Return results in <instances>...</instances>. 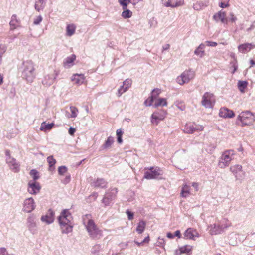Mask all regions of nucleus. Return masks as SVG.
Returning a JSON list of instances; mask_svg holds the SVG:
<instances>
[{
  "label": "nucleus",
  "mask_w": 255,
  "mask_h": 255,
  "mask_svg": "<svg viewBox=\"0 0 255 255\" xmlns=\"http://www.w3.org/2000/svg\"><path fill=\"white\" fill-rule=\"evenodd\" d=\"M34 2L35 9L36 11L40 12L41 11H43L45 8L46 3V0H34Z\"/></svg>",
  "instance_id": "b1692460"
},
{
  "label": "nucleus",
  "mask_w": 255,
  "mask_h": 255,
  "mask_svg": "<svg viewBox=\"0 0 255 255\" xmlns=\"http://www.w3.org/2000/svg\"><path fill=\"white\" fill-rule=\"evenodd\" d=\"M166 114V112L164 111L154 112L151 116L152 123L157 125L160 121L165 118Z\"/></svg>",
  "instance_id": "9b49d317"
},
{
  "label": "nucleus",
  "mask_w": 255,
  "mask_h": 255,
  "mask_svg": "<svg viewBox=\"0 0 255 255\" xmlns=\"http://www.w3.org/2000/svg\"><path fill=\"white\" fill-rule=\"evenodd\" d=\"M237 119L241 122L242 125H248L254 122L255 117L250 111H245L240 113Z\"/></svg>",
  "instance_id": "20e7f679"
},
{
  "label": "nucleus",
  "mask_w": 255,
  "mask_h": 255,
  "mask_svg": "<svg viewBox=\"0 0 255 255\" xmlns=\"http://www.w3.org/2000/svg\"><path fill=\"white\" fill-rule=\"evenodd\" d=\"M10 169L14 172H18L20 170V164L13 157H8L6 159Z\"/></svg>",
  "instance_id": "ddd939ff"
},
{
  "label": "nucleus",
  "mask_w": 255,
  "mask_h": 255,
  "mask_svg": "<svg viewBox=\"0 0 255 255\" xmlns=\"http://www.w3.org/2000/svg\"><path fill=\"white\" fill-rule=\"evenodd\" d=\"M7 47L4 44L0 45V56H2L3 54L6 51Z\"/></svg>",
  "instance_id": "de8ad7c7"
},
{
  "label": "nucleus",
  "mask_w": 255,
  "mask_h": 255,
  "mask_svg": "<svg viewBox=\"0 0 255 255\" xmlns=\"http://www.w3.org/2000/svg\"><path fill=\"white\" fill-rule=\"evenodd\" d=\"M220 6L221 7V8H226V7H227L228 6H229V4L228 3H227V4H225L223 2H221L219 4Z\"/></svg>",
  "instance_id": "69168bd1"
},
{
  "label": "nucleus",
  "mask_w": 255,
  "mask_h": 255,
  "mask_svg": "<svg viewBox=\"0 0 255 255\" xmlns=\"http://www.w3.org/2000/svg\"><path fill=\"white\" fill-rule=\"evenodd\" d=\"M206 6V5H205L203 2L199 1L194 4L193 7L196 10H199Z\"/></svg>",
  "instance_id": "58836bf2"
},
{
  "label": "nucleus",
  "mask_w": 255,
  "mask_h": 255,
  "mask_svg": "<svg viewBox=\"0 0 255 255\" xmlns=\"http://www.w3.org/2000/svg\"><path fill=\"white\" fill-rule=\"evenodd\" d=\"M234 154L235 152L233 150L225 151L219 159L218 166L221 168H224L226 166H229L230 161L233 158Z\"/></svg>",
  "instance_id": "7ed1b4c3"
},
{
  "label": "nucleus",
  "mask_w": 255,
  "mask_h": 255,
  "mask_svg": "<svg viewBox=\"0 0 255 255\" xmlns=\"http://www.w3.org/2000/svg\"><path fill=\"white\" fill-rule=\"evenodd\" d=\"M118 2L123 9H126L129 3H131V0H118Z\"/></svg>",
  "instance_id": "e433bc0d"
},
{
  "label": "nucleus",
  "mask_w": 255,
  "mask_h": 255,
  "mask_svg": "<svg viewBox=\"0 0 255 255\" xmlns=\"http://www.w3.org/2000/svg\"><path fill=\"white\" fill-rule=\"evenodd\" d=\"M166 7H171L174 8V4H172L171 1H168L165 4Z\"/></svg>",
  "instance_id": "052dcab7"
},
{
  "label": "nucleus",
  "mask_w": 255,
  "mask_h": 255,
  "mask_svg": "<svg viewBox=\"0 0 255 255\" xmlns=\"http://www.w3.org/2000/svg\"><path fill=\"white\" fill-rule=\"evenodd\" d=\"M248 82L246 81H239L238 82V87L241 92H244L245 89L247 87Z\"/></svg>",
  "instance_id": "72a5a7b5"
},
{
  "label": "nucleus",
  "mask_w": 255,
  "mask_h": 255,
  "mask_svg": "<svg viewBox=\"0 0 255 255\" xmlns=\"http://www.w3.org/2000/svg\"><path fill=\"white\" fill-rule=\"evenodd\" d=\"M230 16H231V19H230L231 21L232 22H235V21H236V17H235V16H234V14H233V13H230Z\"/></svg>",
  "instance_id": "774afa93"
},
{
  "label": "nucleus",
  "mask_w": 255,
  "mask_h": 255,
  "mask_svg": "<svg viewBox=\"0 0 255 255\" xmlns=\"http://www.w3.org/2000/svg\"><path fill=\"white\" fill-rule=\"evenodd\" d=\"M72 80L75 82L76 83L81 85L82 84L85 79V76L84 74H74L72 77Z\"/></svg>",
  "instance_id": "a878e982"
},
{
  "label": "nucleus",
  "mask_w": 255,
  "mask_h": 255,
  "mask_svg": "<svg viewBox=\"0 0 255 255\" xmlns=\"http://www.w3.org/2000/svg\"><path fill=\"white\" fill-rule=\"evenodd\" d=\"M203 129V128L202 127L197 128V127H194L193 125L186 124L184 129V132L186 133L192 134L196 130L201 131Z\"/></svg>",
  "instance_id": "6ab92c4d"
},
{
  "label": "nucleus",
  "mask_w": 255,
  "mask_h": 255,
  "mask_svg": "<svg viewBox=\"0 0 255 255\" xmlns=\"http://www.w3.org/2000/svg\"><path fill=\"white\" fill-rule=\"evenodd\" d=\"M54 212L51 209H49L46 214L41 217V220L48 224L52 223L54 221Z\"/></svg>",
  "instance_id": "2eb2a0df"
},
{
  "label": "nucleus",
  "mask_w": 255,
  "mask_h": 255,
  "mask_svg": "<svg viewBox=\"0 0 255 255\" xmlns=\"http://www.w3.org/2000/svg\"><path fill=\"white\" fill-rule=\"evenodd\" d=\"M146 226V222L143 220H141L138 224L136 228V231L139 234H141L144 230Z\"/></svg>",
  "instance_id": "2f4dec72"
},
{
  "label": "nucleus",
  "mask_w": 255,
  "mask_h": 255,
  "mask_svg": "<svg viewBox=\"0 0 255 255\" xmlns=\"http://www.w3.org/2000/svg\"><path fill=\"white\" fill-rule=\"evenodd\" d=\"M35 203L32 198L26 199L23 203V210L27 213H30L35 208Z\"/></svg>",
  "instance_id": "1a4fd4ad"
},
{
  "label": "nucleus",
  "mask_w": 255,
  "mask_h": 255,
  "mask_svg": "<svg viewBox=\"0 0 255 255\" xmlns=\"http://www.w3.org/2000/svg\"><path fill=\"white\" fill-rule=\"evenodd\" d=\"M76 131V130L74 128H72V127H70L69 128V130H68V132H69V134L71 135H72L74 134V133Z\"/></svg>",
  "instance_id": "bf43d9fd"
},
{
  "label": "nucleus",
  "mask_w": 255,
  "mask_h": 255,
  "mask_svg": "<svg viewBox=\"0 0 255 255\" xmlns=\"http://www.w3.org/2000/svg\"><path fill=\"white\" fill-rule=\"evenodd\" d=\"M184 4V1L183 0H179L174 4V7H177L180 6H182Z\"/></svg>",
  "instance_id": "13d9d810"
},
{
  "label": "nucleus",
  "mask_w": 255,
  "mask_h": 255,
  "mask_svg": "<svg viewBox=\"0 0 255 255\" xmlns=\"http://www.w3.org/2000/svg\"><path fill=\"white\" fill-rule=\"evenodd\" d=\"M121 15L124 18H128L132 16V12L126 8L122 12Z\"/></svg>",
  "instance_id": "4c0bfd02"
},
{
  "label": "nucleus",
  "mask_w": 255,
  "mask_h": 255,
  "mask_svg": "<svg viewBox=\"0 0 255 255\" xmlns=\"http://www.w3.org/2000/svg\"><path fill=\"white\" fill-rule=\"evenodd\" d=\"M154 100L151 97V96L144 101V104L146 106H151L152 105V103Z\"/></svg>",
  "instance_id": "09e8293b"
},
{
  "label": "nucleus",
  "mask_w": 255,
  "mask_h": 255,
  "mask_svg": "<svg viewBox=\"0 0 255 255\" xmlns=\"http://www.w3.org/2000/svg\"><path fill=\"white\" fill-rule=\"evenodd\" d=\"M219 115L223 118H232L235 116V114L232 110L227 108H222L220 109Z\"/></svg>",
  "instance_id": "aec40b11"
},
{
  "label": "nucleus",
  "mask_w": 255,
  "mask_h": 255,
  "mask_svg": "<svg viewBox=\"0 0 255 255\" xmlns=\"http://www.w3.org/2000/svg\"><path fill=\"white\" fill-rule=\"evenodd\" d=\"M87 231L90 237L94 239L100 238L102 236V232L99 230L92 219H88L87 224L85 225Z\"/></svg>",
  "instance_id": "f03ea898"
},
{
  "label": "nucleus",
  "mask_w": 255,
  "mask_h": 255,
  "mask_svg": "<svg viewBox=\"0 0 255 255\" xmlns=\"http://www.w3.org/2000/svg\"><path fill=\"white\" fill-rule=\"evenodd\" d=\"M117 193V188H113L107 191L102 200L105 206H111L112 201L115 198Z\"/></svg>",
  "instance_id": "0eeeda50"
},
{
  "label": "nucleus",
  "mask_w": 255,
  "mask_h": 255,
  "mask_svg": "<svg viewBox=\"0 0 255 255\" xmlns=\"http://www.w3.org/2000/svg\"><path fill=\"white\" fill-rule=\"evenodd\" d=\"M206 45L211 47H215L217 45V43L216 42H212L207 41H206Z\"/></svg>",
  "instance_id": "5fc2aeb1"
},
{
  "label": "nucleus",
  "mask_w": 255,
  "mask_h": 255,
  "mask_svg": "<svg viewBox=\"0 0 255 255\" xmlns=\"http://www.w3.org/2000/svg\"><path fill=\"white\" fill-rule=\"evenodd\" d=\"M174 237L176 236V237H178L179 238H180L181 237L180 231L179 230H176L175 232V234H174Z\"/></svg>",
  "instance_id": "680f3d73"
},
{
  "label": "nucleus",
  "mask_w": 255,
  "mask_h": 255,
  "mask_svg": "<svg viewBox=\"0 0 255 255\" xmlns=\"http://www.w3.org/2000/svg\"><path fill=\"white\" fill-rule=\"evenodd\" d=\"M199 235L198 232L193 228H188L184 233V238L195 240V237H198Z\"/></svg>",
  "instance_id": "dca6fc26"
},
{
  "label": "nucleus",
  "mask_w": 255,
  "mask_h": 255,
  "mask_svg": "<svg viewBox=\"0 0 255 255\" xmlns=\"http://www.w3.org/2000/svg\"><path fill=\"white\" fill-rule=\"evenodd\" d=\"M254 47L255 45H253L252 43H244L241 44L238 46V50L239 52L242 53H245Z\"/></svg>",
  "instance_id": "5701e85b"
},
{
  "label": "nucleus",
  "mask_w": 255,
  "mask_h": 255,
  "mask_svg": "<svg viewBox=\"0 0 255 255\" xmlns=\"http://www.w3.org/2000/svg\"><path fill=\"white\" fill-rule=\"evenodd\" d=\"M41 189L38 182L34 181H29L28 183V191L31 194L38 193Z\"/></svg>",
  "instance_id": "4468645a"
},
{
  "label": "nucleus",
  "mask_w": 255,
  "mask_h": 255,
  "mask_svg": "<svg viewBox=\"0 0 255 255\" xmlns=\"http://www.w3.org/2000/svg\"><path fill=\"white\" fill-rule=\"evenodd\" d=\"M62 233L63 234H68L72 231L73 225L71 224H66L60 226Z\"/></svg>",
  "instance_id": "c756f323"
},
{
  "label": "nucleus",
  "mask_w": 255,
  "mask_h": 255,
  "mask_svg": "<svg viewBox=\"0 0 255 255\" xmlns=\"http://www.w3.org/2000/svg\"><path fill=\"white\" fill-rule=\"evenodd\" d=\"M190 186L185 184L182 188L181 195L182 197H187L190 194Z\"/></svg>",
  "instance_id": "7c9ffc66"
},
{
  "label": "nucleus",
  "mask_w": 255,
  "mask_h": 255,
  "mask_svg": "<svg viewBox=\"0 0 255 255\" xmlns=\"http://www.w3.org/2000/svg\"><path fill=\"white\" fill-rule=\"evenodd\" d=\"M208 228L211 235L219 234L223 232V229L221 227L220 225L214 224L209 226Z\"/></svg>",
  "instance_id": "a211bd4d"
},
{
  "label": "nucleus",
  "mask_w": 255,
  "mask_h": 255,
  "mask_svg": "<svg viewBox=\"0 0 255 255\" xmlns=\"http://www.w3.org/2000/svg\"><path fill=\"white\" fill-rule=\"evenodd\" d=\"M230 226V223H226V224H225L224 225H221V227H222V228L223 229V232H224L225 229H227Z\"/></svg>",
  "instance_id": "0e129e2a"
},
{
  "label": "nucleus",
  "mask_w": 255,
  "mask_h": 255,
  "mask_svg": "<svg viewBox=\"0 0 255 255\" xmlns=\"http://www.w3.org/2000/svg\"><path fill=\"white\" fill-rule=\"evenodd\" d=\"M76 26L74 24H68L66 26V35L71 36L75 32Z\"/></svg>",
  "instance_id": "c85d7f7f"
},
{
  "label": "nucleus",
  "mask_w": 255,
  "mask_h": 255,
  "mask_svg": "<svg viewBox=\"0 0 255 255\" xmlns=\"http://www.w3.org/2000/svg\"><path fill=\"white\" fill-rule=\"evenodd\" d=\"M30 175L33 177V180L32 181H35L39 178L38 172L35 169H32L30 171Z\"/></svg>",
  "instance_id": "c03bdc74"
},
{
  "label": "nucleus",
  "mask_w": 255,
  "mask_h": 255,
  "mask_svg": "<svg viewBox=\"0 0 255 255\" xmlns=\"http://www.w3.org/2000/svg\"><path fill=\"white\" fill-rule=\"evenodd\" d=\"M126 213L128 216V220H132L133 219L134 213L133 212L129 210H127Z\"/></svg>",
  "instance_id": "3c124183"
},
{
  "label": "nucleus",
  "mask_w": 255,
  "mask_h": 255,
  "mask_svg": "<svg viewBox=\"0 0 255 255\" xmlns=\"http://www.w3.org/2000/svg\"><path fill=\"white\" fill-rule=\"evenodd\" d=\"M180 251L181 253H188L191 251V248L188 246H185L181 248Z\"/></svg>",
  "instance_id": "603ef678"
},
{
  "label": "nucleus",
  "mask_w": 255,
  "mask_h": 255,
  "mask_svg": "<svg viewBox=\"0 0 255 255\" xmlns=\"http://www.w3.org/2000/svg\"><path fill=\"white\" fill-rule=\"evenodd\" d=\"M0 255H9L8 252L5 248H0Z\"/></svg>",
  "instance_id": "6e6d98bb"
},
{
  "label": "nucleus",
  "mask_w": 255,
  "mask_h": 255,
  "mask_svg": "<svg viewBox=\"0 0 255 255\" xmlns=\"http://www.w3.org/2000/svg\"><path fill=\"white\" fill-rule=\"evenodd\" d=\"M132 84V81L131 80L129 79H127L125 81L123 82V85L125 88H127V90L131 86Z\"/></svg>",
  "instance_id": "a18cd8bd"
},
{
  "label": "nucleus",
  "mask_w": 255,
  "mask_h": 255,
  "mask_svg": "<svg viewBox=\"0 0 255 255\" xmlns=\"http://www.w3.org/2000/svg\"><path fill=\"white\" fill-rule=\"evenodd\" d=\"M47 161L49 164V170L53 171L55 169L54 165L56 161L54 159L53 156H49L47 158Z\"/></svg>",
  "instance_id": "cd10ccee"
},
{
  "label": "nucleus",
  "mask_w": 255,
  "mask_h": 255,
  "mask_svg": "<svg viewBox=\"0 0 255 255\" xmlns=\"http://www.w3.org/2000/svg\"><path fill=\"white\" fill-rule=\"evenodd\" d=\"M70 111L71 112V114L70 115V117L72 118H75L77 116V113L78 112V109L74 106H71L70 107Z\"/></svg>",
  "instance_id": "ea45409f"
},
{
  "label": "nucleus",
  "mask_w": 255,
  "mask_h": 255,
  "mask_svg": "<svg viewBox=\"0 0 255 255\" xmlns=\"http://www.w3.org/2000/svg\"><path fill=\"white\" fill-rule=\"evenodd\" d=\"M161 91L159 89H154L151 93V97L155 100L160 93Z\"/></svg>",
  "instance_id": "79ce46f5"
},
{
  "label": "nucleus",
  "mask_w": 255,
  "mask_h": 255,
  "mask_svg": "<svg viewBox=\"0 0 255 255\" xmlns=\"http://www.w3.org/2000/svg\"><path fill=\"white\" fill-rule=\"evenodd\" d=\"M114 138L110 136L108 137L105 143L102 145L101 149L102 150L107 149L111 147V145L114 143Z\"/></svg>",
  "instance_id": "bb28decb"
},
{
  "label": "nucleus",
  "mask_w": 255,
  "mask_h": 255,
  "mask_svg": "<svg viewBox=\"0 0 255 255\" xmlns=\"http://www.w3.org/2000/svg\"><path fill=\"white\" fill-rule=\"evenodd\" d=\"M123 133V132L121 129H119L117 130L116 134H117V142L120 144L122 143L123 142V140H122Z\"/></svg>",
  "instance_id": "a19ab883"
},
{
  "label": "nucleus",
  "mask_w": 255,
  "mask_h": 255,
  "mask_svg": "<svg viewBox=\"0 0 255 255\" xmlns=\"http://www.w3.org/2000/svg\"><path fill=\"white\" fill-rule=\"evenodd\" d=\"M204 53V51L201 50L198 48L197 49H196L194 51L195 54H196L197 55H199V56H200V57H202L203 56Z\"/></svg>",
  "instance_id": "864d4df0"
},
{
  "label": "nucleus",
  "mask_w": 255,
  "mask_h": 255,
  "mask_svg": "<svg viewBox=\"0 0 255 255\" xmlns=\"http://www.w3.org/2000/svg\"><path fill=\"white\" fill-rule=\"evenodd\" d=\"M70 179H71L70 175H67L65 177V179L63 180V183L65 184H66L70 182Z\"/></svg>",
  "instance_id": "4d7b16f0"
},
{
  "label": "nucleus",
  "mask_w": 255,
  "mask_h": 255,
  "mask_svg": "<svg viewBox=\"0 0 255 255\" xmlns=\"http://www.w3.org/2000/svg\"><path fill=\"white\" fill-rule=\"evenodd\" d=\"M35 66L31 60L23 61L20 68L22 77L28 82H31L35 77Z\"/></svg>",
  "instance_id": "f257e3e1"
},
{
  "label": "nucleus",
  "mask_w": 255,
  "mask_h": 255,
  "mask_svg": "<svg viewBox=\"0 0 255 255\" xmlns=\"http://www.w3.org/2000/svg\"><path fill=\"white\" fill-rule=\"evenodd\" d=\"M233 67L234 68L233 71L232 72V73L233 74L235 72V71L237 70L238 65L236 63H233Z\"/></svg>",
  "instance_id": "338daca9"
},
{
  "label": "nucleus",
  "mask_w": 255,
  "mask_h": 255,
  "mask_svg": "<svg viewBox=\"0 0 255 255\" xmlns=\"http://www.w3.org/2000/svg\"><path fill=\"white\" fill-rule=\"evenodd\" d=\"M192 186L195 188V191H197L198 190V184L196 182H193L192 184Z\"/></svg>",
  "instance_id": "e2e57ef3"
},
{
  "label": "nucleus",
  "mask_w": 255,
  "mask_h": 255,
  "mask_svg": "<svg viewBox=\"0 0 255 255\" xmlns=\"http://www.w3.org/2000/svg\"><path fill=\"white\" fill-rule=\"evenodd\" d=\"M73 217L68 209H64L58 217V220L60 226L72 224Z\"/></svg>",
  "instance_id": "39448f33"
},
{
  "label": "nucleus",
  "mask_w": 255,
  "mask_h": 255,
  "mask_svg": "<svg viewBox=\"0 0 255 255\" xmlns=\"http://www.w3.org/2000/svg\"><path fill=\"white\" fill-rule=\"evenodd\" d=\"M242 167L240 165H235L230 167V171L233 173L236 180H241L244 177V173L242 171Z\"/></svg>",
  "instance_id": "9d476101"
},
{
  "label": "nucleus",
  "mask_w": 255,
  "mask_h": 255,
  "mask_svg": "<svg viewBox=\"0 0 255 255\" xmlns=\"http://www.w3.org/2000/svg\"><path fill=\"white\" fill-rule=\"evenodd\" d=\"M53 126V123L47 124L46 122H44L42 123L40 129L42 131L49 130L51 129Z\"/></svg>",
  "instance_id": "473e14b6"
},
{
  "label": "nucleus",
  "mask_w": 255,
  "mask_h": 255,
  "mask_svg": "<svg viewBox=\"0 0 255 255\" xmlns=\"http://www.w3.org/2000/svg\"><path fill=\"white\" fill-rule=\"evenodd\" d=\"M160 168L158 167L155 168L153 171L149 172L146 171L144 173V178L147 179L156 178L159 175H161Z\"/></svg>",
  "instance_id": "f3484780"
},
{
  "label": "nucleus",
  "mask_w": 255,
  "mask_h": 255,
  "mask_svg": "<svg viewBox=\"0 0 255 255\" xmlns=\"http://www.w3.org/2000/svg\"><path fill=\"white\" fill-rule=\"evenodd\" d=\"M225 16L226 13L221 10L213 15V19L217 22L220 20L223 23H227V20L225 18Z\"/></svg>",
  "instance_id": "412c9836"
},
{
  "label": "nucleus",
  "mask_w": 255,
  "mask_h": 255,
  "mask_svg": "<svg viewBox=\"0 0 255 255\" xmlns=\"http://www.w3.org/2000/svg\"><path fill=\"white\" fill-rule=\"evenodd\" d=\"M91 185L95 188H104L106 187L107 182L103 178H97L91 183Z\"/></svg>",
  "instance_id": "4be33fe9"
},
{
  "label": "nucleus",
  "mask_w": 255,
  "mask_h": 255,
  "mask_svg": "<svg viewBox=\"0 0 255 255\" xmlns=\"http://www.w3.org/2000/svg\"><path fill=\"white\" fill-rule=\"evenodd\" d=\"M18 22V20L16 18V15H13L11 17V20L9 23V24L11 27V29H15L16 28V24Z\"/></svg>",
  "instance_id": "c9c22d12"
},
{
  "label": "nucleus",
  "mask_w": 255,
  "mask_h": 255,
  "mask_svg": "<svg viewBox=\"0 0 255 255\" xmlns=\"http://www.w3.org/2000/svg\"><path fill=\"white\" fill-rule=\"evenodd\" d=\"M193 77V73L191 71H185L177 77V81L180 85L188 83Z\"/></svg>",
  "instance_id": "6e6552de"
},
{
  "label": "nucleus",
  "mask_w": 255,
  "mask_h": 255,
  "mask_svg": "<svg viewBox=\"0 0 255 255\" xmlns=\"http://www.w3.org/2000/svg\"><path fill=\"white\" fill-rule=\"evenodd\" d=\"M215 102L213 94L210 92H206L202 96L201 101L202 105L206 108L213 107Z\"/></svg>",
  "instance_id": "423d86ee"
},
{
  "label": "nucleus",
  "mask_w": 255,
  "mask_h": 255,
  "mask_svg": "<svg viewBox=\"0 0 255 255\" xmlns=\"http://www.w3.org/2000/svg\"><path fill=\"white\" fill-rule=\"evenodd\" d=\"M67 168L65 166L59 167L58 169V174L60 175H63L67 171Z\"/></svg>",
  "instance_id": "37998d69"
},
{
  "label": "nucleus",
  "mask_w": 255,
  "mask_h": 255,
  "mask_svg": "<svg viewBox=\"0 0 255 255\" xmlns=\"http://www.w3.org/2000/svg\"><path fill=\"white\" fill-rule=\"evenodd\" d=\"M167 102L165 98H159L157 100V101L155 103L154 106L156 108L160 106H166Z\"/></svg>",
  "instance_id": "f704fd0d"
},
{
  "label": "nucleus",
  "mask_w": 255,
  "mask_h": 255,
  "mask_svg": "<svg viewBox=\"0 0 255 255\" xmlns=\"http://www.w3.org/2000/svg\"><path fill=\"white\" fill-rule=\"evenodd\" d=\"M127 91V88H125L124 85L121 86L120 88L118 89L117 96L118 97H120L124 92H125Z\"/></svg>",
  "instance_id": "49530a36"
},
{
  "label": "nucleus",
  "mask_w": 255,
  "mask_h": 255,
  "mask_svg": "<svg viewBox=\"0 0 255 255\" xmlns=\"http://www.w3.org/2000/svg\"><path fill=\"white\" fill-rule=\"evenodd\" d=\"M27 227L29 230L32 234H34L37 231V225L35 222V217L33 214L29 216L27 219Z\"/></svg>",
  "instance_id": "f8f14e48"
},
{
  "label": "nucleus",
  "mask_w": 255,
  "mask_h": 255,
  "mask_svg": "<svg viewBox=\"0 0 255 255\" xmlns=\"http://www.w3.org/2000/svg\"><path fill=\"white\" fill-rule=\"evenodd\" d=\"M42 17L41 15H39L35 17L34 19L33 24L34 25H38L42 20Z\"/></svg>",
  "instance_id": "8fccbe9b"
},
{
  "label": "nucleus",
  "mask_w": 255,
  "mask_h": 255,
  "mask_svg": "<svg viewBox=\"0 0 255 255\" xmlns=\"http://www.w3.org/2000/svg\"><path fill=\"white\" fill-rule=\"evenodd\" d=\"M76 59V56L72 54L71 56L67 57L65 59L63 62V66L66 68H69L73 65V62Z\"/></svg>",
  "instance_id": "393cba45"
}]
</instances>
